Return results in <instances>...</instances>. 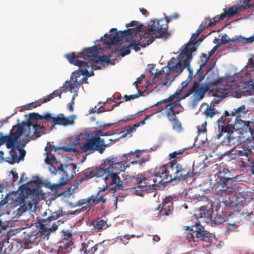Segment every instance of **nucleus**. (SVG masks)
Here are the masks:
<instances>
[{
    "label": "nucleus",
    "instance_id": "obj_1",
    "mask_svg": "<svg viewBox=\"0 0 254 254\" xmlns=\"http://www.w3.org/2000/svg\"><path fill=\"white\" fill-rule=\"evenodd\" d=\"M98 46L94 45L91 47L84 49L82 51L81 54H82L83 58L84 60L87 61L89 63L84 61L79 60V56L76 55L74 53L66 55L69 62L78 66L79 68V72L73 73V75L70 77V83H68L70 92L74 93L75 96L77 95L79 87L81 86L78 80V78L80 77L81 75L88 76L93 75V71L91 70L92 73L90 74L88 69L93 67L94 64L100 63L101 64L104 65L105 64L111 63L110 58L112 55L98 56Z\"/></svg>",
    "mask_w": 254,
    "mask_h": 254
},
{
    "label": "nucleus",
    "instance_id": "obj_2",
    "mask_svg": "<svg viewBox=\"0 0 254 254\" xmlns=\"http://www.w3.org/2000/svg\"><path fill=\"white\" fill-rule=\"evenodd\" d=\"M177 162L171 161L166 165L156 167L154 174H150L144 176L141 174L132 176L130 178L131 182L135 183V191L147 190L153 187L159 186L167 181L177 180ZM167 182V181H166Z\"/></svg>",
    "mask_w": 254,
    "mask_h": 254
},
{
    "label": "nucleus",
    "instance_id": "obj_3",
    "mask_svg": "<svg viewBox=\"0 0 254 254\" xmlns=\"http://www.w3.org/2000/svg\"><path fill=\"white\" fill-rule=\"evenodd\" d=\"M211 188L214 193L221 196L233 195L236 204H243L245 198L241 193L236 194L237 183L232 178L224 176L223 173L219 172L214 176V180H210Z\"/></svg>",
    "mask_w": 254,
    "mask_h": 254
},
{
    "label": "nucleus",
    "instance_id": "obj_4",
    "mask_svg": "<svg viewBox=\"0 0 254 254\" xmlns=\"http://www.w3.org/2000/svg\"><path fill=\"white\" fill-rule=\"evenodd\" d=\"M143 28L144 26L140 24L135 27L128 28L119 33L117 29L113 28L109 31L111 37H109L108 34H106L103 38H101V41L104 44L110 46L120 44L123 41L128 42L133 41L134 37L137 38L138 36L140 39V32L143 33Z\"/></svg>",
    "mask_w": 254,
    "mask_h": 254
},
{
    "label": "nucleus",
    "instance_id": "obj_5",
    "mask_svg": "<svg viewBox=\"0 0 254 254\" xmlns=\"http://www.w3.org/2000/svg\"><path fill=\"white\" fill-rule=\"evenodd\" d=\"M235 117L232 112L230 113L225 111L224 115L218 120V126L220 131L217 134L216 138L219 139L222 135L223 133H227L224 140L222 142V145L217 146L218 148H223L224 145H236L237 139L233 135V133L235 130L233 125Z\"/></svg>",
    "mask_w": 254,
    "mask_h": 254
},
{
    "label": "nucleus",
    "instance_id": "obj_6",
    "mask_svg": "<svg viewBox=\"0 0 254 254\" xmlns=\"http://www.w3.org/2000/svg\"><path fill=\"white\" fill-rule=\"evenodd\" d=\"M45 128L40 125L29 124L22 122L13 126L11 129V134L12 135L15 146L19 145L18 139L25 132H26L25 138L27 140H33L40 137L44 133Z\"/></svg>",
    "mask_w": 254,
    "mask_h": 254
},
{
    "label": "nucleus",
    "instance_id": "obj_7",
    "mask_svg": "<svg viewBox=\"0 0 254 254\" xmlns=\"http://www.w3.org/2000/svg\"><path fill=\"white\" fill-rule=\"evenodd\" d=\"M45 161L49 165V170L52 174L61 175V177L65 179L66 182L72 178L75 174V164L70 163L64 166L57 160L55 154H52L51 152L48 153Z\"/></svg>",
    "mask_w": 254,
    "mask_h": 254
},
{
    "label": "nucleus",
    "instance_id": "obj_8",
    "mask_svg": "<svg viewBox=\"0 0 254 254\" xmlns=\"http://www.w3.org/2000/svg\"><path fill=\"white\" fill-rule=\"evenodd\" d=\"M143 37L147 38L151 35L146 42V45H149L154 40L155 38H167L170 33L168 32V25L163 19L157 20H151L147 25V31H143Z\"/></svg>",
    "mask_w": 254,
    "mask_h": 254
},
{
    "label": "nucleus",
    "instance_id": "obj_9",
    "mask_svg": "<svg viewBox=\"0 0 254 254\" xmlns=\"http://www.w3.org/2000/svg\"><path fill=\"white\" fill-rule=\"evenodd\" d=\"M185 99L181 95V90L177 91L174 94L170 95L167 99L158 102L155 105L165 103L164 106L158 107L155 113H159L165 110V115L169 120H171L172 116L175 117L180 113L178 107H181L180 101Z\"/></svg>",
    "mask_w": 254,
    "mask_h": 254
},
{
    "label": "nucleus",
    "instance_id": "obj_10",
    "mask_svg": "<svg viewBox=\"0 0 254 254\" xmlns=\"http://www.w3.org/2000/svg\"><path fill=\"white\" fill-rule=\"evenodd\" d=\"M3 143H5L7 148L10 149L9 156L5 158L6 162L12 165L16 162V159H17V163L24 160L26 151L20 147V145L15 146L11 131L9 135L0 137V146Z\"/></svg>",
    "mask_w": 254,
    "mask_h": 254
},
{
    "label": "nucleus",
    "instance_id": "obj_11",
    "mask_svg": "<svg viewBox=\"0 0 254 254\" xmlns=\"http://www.w3.org/2000/svg\"><path fill=\"white\" fill-rule=\"evenodd\" d=\"M191 61L188 60H185L183 59H178V58H172L168 62L167 66L169 69L170 71L174 72L175 73L180 74L184 69L185 68H187L189 72V75L186 80L182 82V89L181 94L182 93L184 89L186 88L189 82L191 80L193 76V70L190 67V63Z\"/></svg>",
    "mask_w": 254,
    "mask_h": 254
},
{
    "label": "nucleus",
    "instance_id": "obj_12",
    "mask_svg": "<svg viewBox=\"0 0 254 254\" xmlns=\"http://www.w3.org/2000/svg\"><path fill=\"white\" fill-rule=\"evenodd\" d=\"M203 79V77L200 76L198 79V81H194L193 82L191 88H190L184 96L185 98L193 93L195 100L200 101L204 97L205 94L208 91L210 86L216 85L220 83L222 81L221 78H217V79L212 81L208 84L200 83L199 82Z\"/></svg>",
    "mask_w": 254,
    "mask_h": 254
},
{
    "label": "nucleus",
    "instance_id": "obj_13",
    "mask_svg": "<svg viewBox=\"0 0 254 254\" xmlns=\"http://www.w3.org/2000/svg\"><path fill=\"white\" fill-rule=\"evenodd\" d=\"M98 137H92L87 138L84 143L81 145V149L83 152L87 151H97L100 154H102L105 149V147L108 146V144L105 143L104 139L101 138L100 136L108 135V133H103L101 130L97 132Z\"/></svg>",
    "mask_w": 254,
    "mask_h": 254
},
{
    "label": "nucleus",
    "instance_id": "obj_14",
    "mask_svg": "<svg viewBox=\"0 0 254 254\" xmlns=\"http://www.w3.org/2000/svg\"><path fill=\"white\" fill-rule=\"evenodd\" d=\"M117 157L109 158L105 160L102 167L104 171L108 170V172H112L119 174L121 172L124 171L127 165V162H125L124 159L122 161H117Z\"/></svg>",
    "mask_w": 254,
    "mask_h": 254
},
{
    "label": "nucleus",
    "instance_id": "obj_15",
    "mask_svg": "<svg viewBox=\"0 0 254 254\" xmlns=\"http://www.w3.org/2000/svg\"><path fill=\"white\" fill-rule=\"evenodd\" d=\"M193 223L190 226H184V230L187 232H195L197 238L202 241L208 242L210 237L209 232L204 230L197 219H195Z\"/></svg>",
    "mask_w": 254,
    "mask_h": 254
},
{
    "label": "nucleus",
    "instance_id": "obj_16",
    "mask_svg": "<svg viewBox=\"0 0 254 254\" xmlns=\"http://www.w3.org/2000/svg\"><path fill=\"white\" fill-rule=\"evenodd\" d=\"M177 180H185L187 178L193 177L194 175L199 174L195 171L193 165L186 164H180L177 162Z\"/></svg>",
    "mask_w": 254,
    "mask_h": 254
},
{
    "label": "nucleus",
    "instance_id": "obj_17",
    "mask_svg": "<svg viewBox=\"0 0 254 254\" xmlns=\"http://www.w3.org/2000/svg\"><path fill=\"white\" fill-rule=\"evenodd\" d=\"M198 35L196 33H193L190 41L186 44L181 53L178 56V59H183L191 61L192 56V53L195 51L196 48L195 47L196 40Z\"/></svg>",
    "mask_w": 254,
    "mask_h": 254
},
{
    "label": "nucleus",
    "instance_id": "obj_18",
    "mask_svg": "<svg viewBox=\"0 0 254 254\" xmlns=\"http://www.w3.org/2000/svg\"><path fill=\"white\" fill-rule=\"evenodd\" d=\"M103 174L102 177L104 178L106 184L107 186H114V188H118L122 190L127 189L124 188L123 182L120 180L118 174L111 171L108 172V170L103 172Z\"/></svg>",
    "mask_w": 254,
    "mask_h": 254
},
{
    "label": "nucleus",
    "instance_id": "obj_19",
    "mask_svg": "<svg viewBox=\"0 0 254 254\" xmlns=\"http://www.w3.org/2000/svg\"><path fill=\"white\" fill-rule=\"evenodd\" d=\"M103 243V242L95 244L93 240L86 239L82 244L80 254H94L98 248L102 246Z\"/></svg>",
    "mask_w": 254,
    "mask_h": 254
},
{
    "label": "nucleus",
    "instance_id": "obj_20",
    "mask_svg": "<svg viewBox=\"0 0 254 254\" xmlns=\"http://www.w3.org/2000/svg\"><path fill=\"white\" fill-rule=\"evenodd\" d=\"M173 202L172 198L170 197L165 198L162 203L158 206L159 215L160 216H168L173 212Z\"/></svg>",
    "mask_w": 254,
    "mask_h": 254
},
{
    "label": "nucleus",
    "instance_id": "obj_21",
    "mask_svg": "<svg viewBox=\"0 0 254 254\" xmlns=\"http://www.w3.org/2000/svg\"><path fill=\"white\" fill-rule=\"evenodd\" d=\"M141 155V152L138 149H136L134 151H130L127 154H124L122 157L124 158L125 160V162H130V164H135L138 163L139 165H142L144 163L146 160H135L136 159L138 158Z\"/></svg>",
    "mask_w": 254,
    "mask_h": 254
},
{
    "label": "nucleus",
    "instance_id": "obj_22",
    "mask_svg": "<svg viewBox=\"0 0 254 254\" xmlns=\"http://www.w3.org/2000/svg\"><path fill=\"white\" fill-rule=\"evenodd\" d=\"M170 72L175 73L173 71H170L169 68L166 72L163 68L161 70L156 69L154 78L158 79V84L161 85L162 86H166L170 79L169 76Z\"/></svg>",
    "mask_w": 254,
    "mask_h": 254
},
{
    "label": "nucleus",
    "instance_id": "obj_23",
    "mask_svg": "<svg viewBox=\"0 0 254 254\" xmlns=\"http://www.w3.org/2000/svg\"><path fill=\"white\" fill-rule=\"evenodd\" d=\"M51 118L49 122H52V126L56 125L66 126L72 125L74 123L73 119H71V117L65 118L63 114L58 115L56 117H53L51 115Z\"/></svg>",
    "mask_w": 254,
    "mask_h": 254
},
{
    "label": "nucleus",
    "instance_id": "obj_24",
    "mask_svg": "<svg viewBox=\"0 0 254 254\" xmlns=\"http://www.w3.org/2000/svg\"><path fill=\"white\" fill-rule=\"evenodd\" d=\"M51 114L49 113H46L43 115H41L38 113H32L29 114V118L25 123H29V124L37 125V121L45 120L49 122L51 119Z\"/></svg>",
    "mask_w": 254,
    "mask_h": 254
},
{
    "label": "nucleus",
    "instance_id": "obj_25",
    "mask_svg": "<svg viewBox=\"0 0 254 254\" xmlns=\"http://www.w3.org/2000/svg\"><path fill=\"white\" fill-rule=\"evenodd\" d=\"M33 197V195H28L22 198L20 205L24 210H31L33 205L36 204V200Z\"/></svg>",
    "mask_w": 254,
    "mask_h": 254
},
{
    "label": "nucleus",
    "instance_id": "obj_26",
    "mask_svg": "<svg viewBox=\"0 0 254 254\" xmlns=\"http://www.w3.org/2000/svg\"><path fill=\"white\" fill-rule=\"evenodd\" d=\"M241 10V6H232L227 8H224V12L218 15V16H220V18L221 19H224L225 18H230L233 16L237 14L238 12Z\"/></svg>",
    "mask_w": 254,
    "mask_h": 254
},
{
    "label": "nucleus",
    "instance_id": "obj_27",
    "mask_svg": "<svg viewBox=\"0 0 254 254\" xmlns=\"http://www.w3.org/2000/svg\"><path fill=\"white\" fill-rule=\"evenodd\" d=\"M222 78V81L220 83L216 85V88L213 93V96L216 97H220L223 98L225 97L226 94L228 93L229 89V86L228 85H224L222 83H223V78Z\"/></svg>",
    "mask_w": 254,
    "mask_h": 254
},
{
    "label": "nucleus",
    "instance_id": "obj_28",
    "mask_svg": "<svg viewBox=\"0 0 254 254\" xmlns=\"http://www.w3.org/2000/svg\"><path fill=\"white\" fill-rule=\"evenodd\" d=\"M90 225H92L93 227L92 230H96L97 232L101 231L108 227L107 221L102 219L101 217H98L92 221Z\"/></svg>",
    "mask_w": 254,
    "mask_h": 254
},
{
    "label": "nucleus",
    "instance_id": "obj_29",
    "mask_svg": "<svg viewBox=\"0 0 254 254\" xmlns=\"http://www.w3.org/2000/svg\"><path fill=\"white\" fill-rule=\"evenodd\" d=\"M0 254H14L12 244L6 240L0 242Z\"/></svg>",
    "mask_w": 254,
    "mask_h": 254
},
{
    "label": "nucleus",
    "instance_id": "obj_30",
    "mask_svg": "<svg viewBox=\"0 0 254 254\" xmlns=\"http://www.w3.org/2000/svg\"><path fill=\"white\" fill-rule=\"evenodd\" d=\"M248 154H252L251 146L247 144L244 143L242 145L241 149L236 150L234 155L235 156L233 158L236 159L240 158L241 156H244V155Z\"/></svg>",
    "mask_w": 254,
    "mask_h": 254
},
{
    "label": "nucleus",
    "instance_id": "obj_31",
    "mask_svg": "<svg viewBox=\"0 0 254 254\" xmlns=\"http://www.w3.org/2000/svg\"><path fill=\"white\" fill-rule=\"evenodd\" d=\"M38 235L37 230L31 231H25L24 232L23 241L24 244L32 243L34 242Z\"/></svg>",
    "mask_w": 254,
    "mask_h": 254
},
{
    "label": "nucleus",
    "instance_id": "obj_32",
    "mask_svg": "<svg viewBox=\"0 0 254 254\" xmlns=\"http://www.w3.org/2000/svg\"><path fill=\"white\" fill-rule=\"evenodd\" d=\"M106 189H103L99 190L96 196L92 195L94 199V205L99 203H104L107 200L106 195L107 192H105Z\"/></svg>",
    "mask_w": 254,
    "mask_h": 254
},
{
    "label": "nucleus",
    "instance_id": "obj_33",
    "mask_svg": "<svg viewBox=\"0 0 254 254\" xmlns=\"http://www.w3.org/2000/svg\"><path fill=\"white\" fill-rule=\"evenodd\" d=\"M102 166L98 169L92 170H86L84 173L85 178L86 179L91 178L94 177H102L103 176V172H104Z\"/></svg>",
    "mask_w": 254,
    "mask_h": 254
},
{
    "label": "nucleus",
    "instance_id": "obj_34",
    "mask_svg": "<svg viewBox=\"0 0 254 254\" xmlns=\"http://www.w3.org/2000/svg\"><path fill=\"white\" fill-rule=\"evenodd\" d=\"M242 165H239L241 168H244L246 172L254 175V159L251 157L247 161H244Z\"/></svg>",
    "mask_w": 254,
    "mask_h": 254
},
{
    "label": "nucleus",
    "instance_id": "obj_35",
    "mask_svg": "<svg viewBox=\"0 0 254 254\" xmlns=\"http://www.w3.org/2000/svg\"><path fill=\"white\" fill-rule=\"evenodd\" d=\"M154 114V113L149 115H147L142 121L133 125V126L126 127L125 129L126 131H127V133L131 134L135 131L136 128L140 127V126L144 125L145 124V121L150 118V117L152 116Z\"/></svg>",
    "mask_w": 254,
    "mask_h": 254
},
{
    "label": "nucleus",
    "instance_id": "obj_36",
    "mask_svg": "<svg viewBox=\"0 0 254 254\" xmlns=\"http://www.w3.org/2000/svg\"><path fill=\"white\" fill-rule=\"evenodd\" d=\"M78 203L79 205H84L85 204V206H82L81 208V210H89L91 207L94 206V199H93V196H91L88 197L87 199H83L80 200L78 201Z\"/></svg>",
    "mask_w": 254,
    "mask_h": 254
},
{
    "label": "nucleus",
    "instance_id": "obj_37",
    "mask_svg": "<svg viewBox=\"0 0 254 254\" xmlns=\"http://www.w3.org/2000/svg\"><path fill=\"white\" fill-rule=\"evenodd\" d=\"M38 224L39 228L38 232V234L40 233L41 237L45 235L46 232H50V231H49V227H46V226H48L49 224L47 220H40L38 222Z\"/></svg>",
    "mask_w": 254,
    "mask_h": 254
},
{
    "label": "nucleus",
    "instance_id": "obj_38",
    "mask_svg": "<svg viewBox=\"0 0 254 254\" xmlns=\"http://www.w3.org/2000/svg\"><path fill=\"white\" fill-rule=\"evenodd\" d=\"M69 242H66L62 243L59 247L57 251V254H69L71 252V248H69Z\"/></svg>",
    "mask_w": 254,
    "mask_h": 254
},
{
    "label": "nucleus",
    "instance_id": "obj_39",
    "mask_svg": "<svg viewBox=\"0 0 254 254\" xmlns=\"http://www.w3.org/2000/svg\"><path fill=\"white\" fill-rule=\"evenodd\" d=\"M58 150H64L65 151H70V149L68 148H66L65 147H56L54 145L51 144L50 142H48L47 143V145L46 147H45V150L46 151L47 155L48 154V153L51 152L52 154H53L52 153V151L53 150H54V151H56ZM47 155L46 156V157Z\"/></svg>",
    "mask_w": 254,
    "mask_h": 254
},
{
    "label": "nucleus",
    "instance_id": "obj_40",
    "mask_svg": "<svg viewBox=\"0 0 254 254\" xmlns=\"http://www.w3.org/2000/svg\"><path fill=\"white\" fill-rule=\"evenodd\" d=\"M45 103L47 102H44V98H43L42 99H40L38 100L35 101V102H32L30 103L26 104L25 106V109L27 110H31L37 107L40 106L43 103Z\"/></svg>",
    "mask_w": 254,
    "mask_h": 254
},
{
    "label": "nucleus",
    "instance_id": "obj_41",
    "mask_svg": "<svg viewBox=\"0 0 254 254\" xmlns=\"http://www.w3.org/2000/svg\"><path fill=\"white\" fill-rule=\"evenodd\" d=\"M173 124V128L178 132H180L182 130V127L181 122L178 120L177 117L175 116L173 119L171 118L169 120Z\"/></svg>",
    "mask_w": 254,
    "mask_h": 254
},
{
    "label": "nucleus",
    "instance_id": "obj_42",
    "mask_svg": "<svg viewBox=\"0 0 254 254\" xmlns=\"http://www.w3.org/2000/svg\"><path fill=\"white\" fill-rule=\"evenodd\" d=\"M218 113V112L216 109L211 106L207 107L204 111V114L207 118H212Z\"/></svg>",
    "mask_w": 254,
    "mask_h": 254
},
{
    "label": "nucleus",
    "instance_id": "obj_43",
    "mask_svg": "<svg viewBox=\"0 0 254 254\" xmlns=\"http://www.w3.org/2000/svg\"><path fill=\"white\" fill-rule=\"evenodd\" d=\"M143 34H142V33L141 34V38L140 39L139 37L138 36V38L137 39V43H136L135 42H133L131 41L132 42H131L129 44L130 48H132L135 51H138L140 49V47H146L147 46V45H146V43L145 44L143 43V45H142L141 44V43L139 42V40H141L142 38H144L143 37Z\"/></svg>",
    "mask_w": 254,
    "mask_h": 254
},
{
    "label": "nucleus",
    "instance_id": "obj_44",
    "mask_svg": "<svg viewBox=\"0 0 254 254\" xmlns=\"http://www.w3.org/2000/svg\"><path fill=\"white\" fill-rule=\"evenodd\" d=\"M208 218L210 219L212 223L217 225H218L224 221L223 217L219 214H216L215 216L210 214V216H209Z\"/></svg>",
    "mask_w": 254,
    "mask_h": 254
},
{
    "label": "nucleus",
    "instance_id": "obj_45",
    "mask_svg": "<svg viewBox=\"0 0 254 254\" xmlns=\"http://www.w3.org/2000/svg\"><path fill=\"white\" fill-rule=\"evenodd\" d=\"M249 67L253 68V74L254 75V62H252L248 64ZM245 86L247 87L249 89L252 90L254 89V78H250L248 81L245 83Z\"/></svg>",
    "mask_w": 254,
    "mask_h": 254
},
{
    "label": "nucleus",
    "instance_id": "obj_46",
    "mask_svg": "<svg viewBox=\"0 0 254 254\" xmlns=\"http://www.w3.org/2000/svg\"><path fill=\"white\" fill-rule=\"evenodd\" d=\"M64 213L63 210H59L57 212H54L52 213L51 215L47 218L46 220H47L48 222L50 223L51 221H53L57 220L60 217L63 216Z\"/></svg>",
    "mask_w": 254,
    "mask_h": 254
},
{
    "label": "nucleus",
    "instance_id": "obj_47",
    "mask_svg": "<svg viewBox=\"0 0 254 254\" xmlns=\"http://www.w3.org/2000/svg\"><path fill=\"white\" fill-rule=\"evenodd\" d=\"M62 92L58 90H56L54 91L53 93L51 94L48 95L47 97H44V102H48L50 101L51 100H52L53 98H54L55 97H59V98L61 99L62 98Z\"/></svg>",
    "mask_w": 254,
    "mask_h": 254
},
{
    "label": "nucleus",
    "instance_id": "obj_48",
    "mask_svg": "<svg viewBox=\"0 0 254 254\" xmlns=\"http://www.w3.org/2000/svg\"><path fill=\"white\" fill-rule=\"evenodd\" d=\"M66 183L67 182H66L65 179H64V177H60L59 181V184H54L52 186L51 189L52 190H57L60 189L62 186L66 185Z\"/></svg>",
    "mask_w": 254,
    "mask_h": 254
},
{
    "label": "nucleus",
    "instance_id": "obj_49",
    "mask_svg": "<svg viewBox=\"0 0 254 254\" xmlns=\"http://www.w3.org/2000/svg\"><path fill=\"white\" fill-rule=\"evenodd\" d=\"M237 124L243 125L244 127L247 126L248 127L249 126V123H247L246 122H244L241 119L239 116H235L234 120V127Z\"/></svg>",
    "mask_w": 254,
    "mask_h": 254
},
{
    "label": "nucleus",
    "instance_id": "obj_50",
    "mask_svg": "<svg viewBox=\"0 0 254 254\" xmlns=\"http://www.w3.org/2000/svg\"><path fill=\"white\" fill-rule=\"evenodd\" d=\"M234 39H231L230 38L228 37L226 34H224L221 37V38L220 39L218 40V44L219 45L220 44L223 45L227 44L230 42L234 41Z\"/></svg>",
    "mask_w": 254,
    "mask_h": 254
},
{
    "label": "nucleus",
    "instance_id": "obj_51",
    "mask_svg": "<svg viewBox=\"0 0 254 254\" xmlns=\"http://www.w3.org/2000/svg\"><path fill=\"white\" fill-rule=\"evenodd\" d=\"M232 112L235 116H238L239 114L241 113H245L246 112V106L245 105H242L237 109H234Z\"/></svg>",
    "mask_w": 254,
    "mask_h": 254
},
{
    "label": "nucleus",
    "instance_id": "obj_52",
    "mask_svg": "<svg viewBox=\"0 0 254 254\" xmlns=\"http://www.w3.org/2000/svg\"><path fill=\"white\" fill-rule=\"evenodd\" d=\"M120 55L122 57H124L130 53V47L128 46H123L121 47L119 50Z\"/></svg>",
    "mask_w": 254,
    "mask_h": 254
},
{
    "label": "nucleus",
    "instance_id": "obj_53",
    "mask_svg": "<svg viewBox=\"0 0 254 254\" xmlns=\"http://www.w3.org/2000/svg\"><path fill=\"white\" fill-rule=\"evenodd\" d=\"M184 152L185 150L183 149L175 151L170 154L169 156L172 159L180 158Z\"/></svg>",
    "mask_w": 254,
    "mask_h": 254
},
{
    "label": "nucleus",
    "instance_id": "obj_54",
    "mask_svg": "<svg viewBox=\"0 0 254 254\" xmlns=\"http://www.w3.org/2000/svg\"><path fill=\"white\" fill-rule=\"evenodd\" d=\"M252 154L247 153V154L244 155V156H241L240 158H238L235 160L240 163L239 165H242V163L244 162V161H247L251 157H252Z\"/></svg>",
    "mask_w": 254,
    "mask_h": 254
},
{
    "label": "nucleus",
    "instance_id": "obj_55",
    "mask_svg": "<svg viewBox=\"0 0 254 254\" xmlns=\"http://www.w3.org/2000/svg\"><path fill=\"white\" fill-rule=\"evenodd\" d=\"M220 20L222 19H220V16H218V15L215 16L213 21H211V19L209 18L208 20L209 21L208 22V25H210V27L215 26L217 24V23L219 22Z\"/></svg>",
    "mask_w": 254,
    "mask_h": 254
},
{
    "label": "nucleus",
    "instance_id": "obj_56",
    "mask_svg": "<svg viewBox=\"0 0 254 254\" xmlns=\"http://www.w3.org/2000/svg\"><path fill=\"white\" fill-rule=\"evenodd\" d=\"M138 92L140 93L139 95L133 94V95H130L129 96L126 95L123 97V98H125L126 101H129L131 99H134L137 98L142 93L141 92V91H140V90H138Z\"/></svg>",
    "mask_w": 254,
    "mask_h": 254
},
{
    "label": "nucleus",
    "instance_id": "obj_57",
    "mask_svg": "<svg viewBox=\"0 0 254 254\" xmlns=\"http://www.w3.org/2000/svg\"><path fill=\"white\" fill-rule=\"evenodd\" d=\"M64 239L66 240L67 242H71L72 238V234L71 232L66 231L64 232V235L63 236Z\"/></svg>",
    "mask_w": 254,
    "mask_h": 254
},
{
    "label": "nucleus",
    "instance_id": "obj_58",
    "mask_svg": "<svg viewBox=\"0 0 254 254\" xmlns=\"http://www.w3.org/2000/svg\"><path fill=\"white\" fill-rule=\"evenodd\" d=\"M254 41V34L251 37L247 38H243L242 42L244 44H250L252 43Z\"/></svg>",
    "mask_w": 254,
    "mask_h": 254
},
{
    "label": "nucleus",
    "instance_id": "obj_59",
    "mask_svg": "<svg viewBox=\"0 0 254 254\" xmlns=\"http://www.w3.org/2000/svg\"><path fill=\"white\" fill-rule=\"evenodd\" d=\"M11 174L12 175V181L11 184L14 185L15 182L17 181L18 179V174L15 171L11 170L10 171Z\"/></svg>",
    "mask_w": 254,
    "mask_h": 254
},
{
    "label": "nucleus",
    "instance_id": "obj_60",
    "mask_svg": "<svg viewBox=\"0 0 254 254\" xmlns=\"http://www.w3.org/2000/svg\"><path fill=\"white\" fill-rule=\"evenodd\" d=\"M59 226V222L56 221L53 223L51 227H49V231L50 232H54L58 229Z\"/></svg>",
    "mask_w": 254,
    "mask_h": 254
},
{
    "label": "nucleus",
    "instance_id": "obj_61",
    "mask_svg": "<svg viewBox=\"0 0 254 254\" xmlns=\"http://www.w3.org/2000/svg\"><path fill=\"white\" fill-rule=\"evenodd\" d=\"M206 124H207L206 122H204L202 124L200 128H199L198 127H197L198 132L199 133H204L206 131Z\"/></svg>",
    "mask_w": 254,
    "mask_h": 254
},
{
    "label": "nucleus",
    "instance_id": "obj_62",
    "mask_svg": "<svg viewBox=\"0 0 254 254\" xmlns=\"http://www.w3.org/2000/svg\"><path fill=\"white\" fill-rule=\"evenodd\" d=\"M75 95L74 94L73 95V96L72 97V101L70 103H69L68 105H67V106L68 107V110L70 112H72L74 110V108H73V104L74 103V100L75 99Z\"/></svg>",
    "mask_w": 254,
    "mask_h": 254
},
{
    "label": "nucleus",
    "instance_id": "obj_63",
    "mask_svg": "<svg viewBox=\"0 0 254 254\" xmlns=\"http://www.w3.org/2000/svg\"><path fill=\"white\" fill-rule=\"evenodd\" d=\"M139 24H137V21H132L130 23L127 24L126 26L129 27V26H132L135 27L136 26H138Z\"/></svg>",
    "mask_w": 254,
    "mask_h": 254
},
{
    "label": "nucleus",
    "instance_id": "obj_64",
    "mask_svg": "<svg viewBox=\"0 0 254 254\" xmlns=\"http://www.w3.org/2000/svg\"><path fill=\"white\" fill-rule=\"evenodd\" d=\"M219 47V44L215 45L211 50L209 52L208 54L209 56H211L216 51Z\"/></svg>",
    "mask_w": 254,
    "mask_h": 254
}]
</instances>
